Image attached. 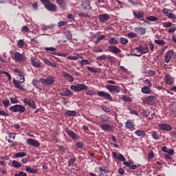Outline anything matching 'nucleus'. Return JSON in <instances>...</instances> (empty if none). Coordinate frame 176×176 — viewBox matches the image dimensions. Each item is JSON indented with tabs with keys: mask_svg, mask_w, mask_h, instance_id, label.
<instances>
[{
	"mask_svg": "<svg viewBox=\"0 0 176 176\" xmlns=\"http://www.w3.org/2000/svg\"><path fill=\"white\" fill-rule=\"evenodd\" d=\"M44 8L49 12H56L57 10V6L52 2L50 0H40Z\"/></svg>",
	"mask_w": 176,
	"mask_h": 176,
	"instance_id": "1",
	"label": "nucleus"
},
{
	"mask_svg": "<svg viewBox=\"0 0 176 176\" xmlns=\"http://www.w3.org/2000/svg\"><path fill=\"white\" fill-rule=\"evenodd\" d=\"M135 50L139 52L140 54H134L133 56H135L136 57H141V56L143 54H146V53L149 52V47H148L146 44H144L136 47Z\"/></svg>",
	"mask_w": 176,
	"mask_h": 176,
	"instance_id": "2",
	"label": "nucleus"
},
{
	"mask_svg": "<svg viewBox=\"0 0 176 176\" xmlns=\"http://www.w3.org/2000/svg\"><path fill=\"white\" fill-rule=\"evenodd\" d=\"M25 82V77H24V75L19 76V80H16V79L12 80V83H14L15 87L16 89H19V90H25L24 89V87L21 85V83H24Z\"/></svg>",
	"mask_w": 176,
	"mask_h": 176,
	"instance_id": "3",
	"label": "nucleus"
},
{
	"mask_svg": "<svg viewBox=\"0 0 176 176\" xmlns=\"http://www.w3.org/2000/svg\"><path fill=\"white\" fill-rule=\"evenodd\" d=\"M9 109L11 112L14 113L18 112L19 113H23L25 112V107L21 104H15L14 106L10 107Z\"/></svg>",
	"mask_w": 176,
	"mask_h": 176,
	"instance_id": "4",
	"label": "nucleus"
},
{
	"mask_svg": "<svg viewBox=\"0 0 176 176\" xmlns=\"http://www.w3.org/2000/svg\"><path fill=\"white\" fill-rule=\"evenodd\" d=\"M41 81L43 86H46L47 85L51 86V85H53V83H54V82H55L54 76H50L47 78H41Z\"/></svg>",
	"mask_w": 176,
	"mask_h": 176,
	"instance_id": "5",
	"label": "nucleus"
},
{
	"mask_svg": "<svg viewBox=\"0 0 176 176\" xmlns=\"http://www.w3.org/2000/svg\"><path fill=\"white\" fill-rule=\"evenodd\" d=\"M70 89L74 91H82V90H87V89H89V87L82 84H78L76 85H71Z\"/></svg>",
	"mask_w": 176,
	"mask_h": 176,
	"instance_id": "6",
	"label": "nucleus"
},
{
	"mask_svg": "<svg viewBox=\"0 0 176 176\" xmlns=\"http://www.w3.org/2000/svg\"><path fill=\"white\" fill-rule=\"evenodd\" d=\"M162 13L166 16V17H168V19H172L173 20L176 19L175 14H173V10L164 8L162 10Z\"/></svg>",
	"mask_w": 176,
	"mask_h": 176,
	"instance_id": "7",
	"label": "nucleus"
},
{
	"mask_svg": "<svg viewBox=\"0 0 176 176\" xmlns=\"http://www.w3.org/2000/svg\"><path fill=\"white\" fill-rule=\"evenodd\" d=\"M106 89H107L110 92L120 93V87L119 86L107 85Z\"/></svg>",
	"mask_w": 176,
	"mask_h": 176,
	"instance_id": "8",
	"label": "nucleus"
},
{
	"mask_svg": "<svg viewBox=\"0 0 176 176\" xmlns=\"http://www.w3.org/2000/svg\"><path fill=\"white\" fill-rule=\"evenodd\" d=\"M164 80L166 85H168L169 86H172L174 83V78H173L170 74H165Z\"/></svg>",
	"mask_w": 176,
	"mask_h": 176,
	"instance_id": "9",
	"label": "nucleus"
},
{
	"mask_svg": "<svg viewBox=\"0 0 176 176\" xmlns=\"http://www.w3.org/2000/svg\"><path fill=\"white\" fill-rule=\"evenodd\" d=\"M158 127L162 131H171L173 130V126L168 124H158Z\"/></svg>",
	"mask_w": 176,
	"mask_h": 176,
	"instance_id": "10",
	"label": "nucleus"
},
{
	"mask_svg": "<svg viewBox=\"0 0 176 176\" xmlns=\"http://www.w3.org/2000/svg\"><path fill=\"white\" fill-rule=\"evenodd\" d=\"M108 52L113 53L114 54H119L122 53V50L116 45H110L108 47Z\"/></svg>",
	"mask_w": 176,
	"mask_h": 176,
	"instance_id": "11",
	"label": "nucleus"
},
{
	"mask_svg": "<svg viewBox=\"0 0 176 176\" xmlns=\"http://www.w3.org/2000/svg\"><path fill=\"white\" fill-rule=\"evenodd\" d=\"M173 56H174V51L168 50L165 55V58H164L165 63H166V64H168Z\"/></svg>",
	"mask_w": 176,
	"mask_h": 176,
	"instance_id": "12",
	"label": "nucleus"
},
{
	"mask_svg": "<svg viewBox=\"0 0 176 176\" xmlns=\"http://www.w3.org/2000/svg\"><path fill=\"white\" fill-rule=\"evenodd\" d=\"M60 95L62 97H72V96H74V93L68 89H63Z\"/></svg>",
	"mask_w": 176,
	"mask_h": 176,
	"instance_id": "13",
	"label": "nucleus"
},
{
	"mask_svg": "<svg viewBox=\"0 0 176 176\" xmlns=\"http://www.w3.org/2000/svg\"><path fill=\"white\" fill-rule=\"evenodd\" d=\"M133 14L135 19H137L138 20H144L145 14L144 13V11H133Z\"/></svg>",
	"mask_w": 176,
	"mask_h": 176,
	"instance_id": "14",
	"label": "nucleus"
},
{
	"mask_svg": "<svg viewBox=\"0 0 176 176\" xmlns=\"http://www.w3.org/2000/svg\"><path fill=\"white\" fill-rule=\"evenodd\" d=\"M155 96H149L144 98V102L148 105H153L155 104Z\"/></svg>",
	"mask_w": 176,
	"mask_h": 176,
	"instance_id": "15",
	"label": "nucleus"
},
{
	"mask_svg": "<svg viewBox=\"0 0 176 176\" xmlns=\"http://www.w3.org/2000/svg\"><path fill=\"white\" fill-rule=\"evenodd\" d=\"M23 102L29 105V107H31V108H33L34 109H36V106L35 105V102H34V100L30 98H25L23 99Z\"/></svg>",
	"mask_w": 176,
	"mask_h": 176,
	"instance_id": "16",
	"label": "nucleus"
},
{
	"mask_svg": "<svg viewBox=\"0 0 176 176\" xmlns=\"http://www.w3.org/2000/svg\"><path fill=\"white\" fill-rule=\"evenodd\" d=\"M100 128L102 129V130H103V131H107L108 133L113 131V126H112L109 124H103L100 125Z\"/></svg>",
	"mask_w": 176,
	"mask_h": 176,
	"instance_id": "17",
	"label": "nucleus"
},
{
	"mask_svg": "<svg viewBox=\"0 0 176 176\" xmlns=\"http://www.w3.org/2000/svg\"><path fill=\"white\" fill-rule=\"evenodd\" d=\"M98 96H99V97H104L107 100H109V101H112V97L109 93L100 91L98 92Z\"/></svg>",
	"mask_w": 176,
	"mask_h": 176,
	"instance_id": "18",
	"label": "nucleus"
},
{
	"mask_svg": "<svg viewBox=\"0 0 176 176\" xmlns=\"http://www.w3.org/2000/svg\"><path fill=\"white\" fill-rule=\"evenodd\" d=\"M112 156L113 157H114V159H118V160H120V162H126V158L120 153H119L118 155V153H116V152L113 151Z\"/></svg>",
	"mask_w": 176,
	"mask_h": 176,
	"instance_id": "19",
	"label": "nucleus"
},
{
	"mask_svg": "<svg viewBox=\"0 0 176 176\" xmlns=\"http://www.w3.org/2000/svg\"><path fill=\"white\" fill-rule=\"evenodd\" d=\"M32 85L36 87V89H38L39 90H42V81L40 80L34 79L32 80Z\"/></svg>",
	"mask_w": 176,
	"mask_h": 176,
	"instance_id": "20",
	"label": "nucleus"
},
{
	"mask_svg": "<svg viewBox=\"0 0 176 176\" xmlns=\"http://www.w3.org/2000/svg\"><path fill=\"white\" fill-rule=\"evenodd\" d=\"M27 144H28L29 145H31L32 146H36V148H38V146H39L41 145L40 143H38V141L33 140L32 138H29L27 140Z\"/></svg>",
	"mask_w": 176,
	"mask_h": 176,
	"instance_id": "21",
	"label": "nucleus"
},
{
	"mask_svg": "<svg viewBox=\"0 0 176 176\" xmlns=\"http://www.w3.org/2000/svg\"><path fill=\"white\" fill-rule=\"evenodd\" d=\"M98 19L101 23H105V21H108V20H109L110 17L108 14H102L99 15Z\"/></svg>",
	"mask_w": 176,
	"mask_h": 176,
	"instance_id": "22",
	"label": "nucleus"
},
{
	"mask_svg": "<svg viewBox=\"0 0 176 176\" xmlns=\"http://www.w3.org/2000/svg\"><path fill=\"white\" fill-rule=\"evenodd\" d=\"M31 63L35 68H41V63L36 58H31Z\"/></svg>",
	"mask_w": 176,
	"mask_h": 176,
	"instance_id": "23",
	"label": "nucleus"
},
{
	"mask_svg": "<svg viewBox=\"0 0 176 176\" xmlns=\"http://www.w3.org/2000/svg\"><path fill=\"white\" fill-rule=\"evenodd\" d=\"M134 31L135 32H136V34H138L139 35H144L145 34V32H146L145 28L142 27L135 28Z\"/></svg>",
	"mask_w": 176,
	"mask_h": 176,
	"instance_id": "24",
	"label": "nucleus"
},
{
	"mask_svg": "<svg viewBox=\"0 0 176 176\" xmlns=\"http://www.w3.org/2000/svg\"><path fill=\"white\" fill-rule=\"evenodd\" d=\"M14 60H16V61H23L24 60V56H23L22 54H21L20 52H16L14 54Z\"/></svg>",
	"mask_w": 176,
	"mask_h": 176,
	"instance_id": "25",
	"label": "nucleus"
},
{
	"mask_svg": "<svg viewBox=\"0 0 176 176\" xmlns=\"http://www.w3.org/2000/svg\"><path fill=\"white\" fill-rule=\"evenodd\" d=\"M134 122L133 120H129L125 123V127L126 129H129V130H133L134 129Z\"/></svg>",
	"mask_w": 176,
	"mask_h": 176,
	"instance_id": "26",
	"label": "nucleus"
},
{
	"mask_svg": "<svg viewBox=\"0 0 176 176\" xmlns=\"http://www.w3.org/2000/svg\"><path fill=\"white\" fill-rule=\"evenodd\" d=\"M65 131L67 134H68L69 137L72 138V140H76L78 138V137L76 136V134H75L72 130L69 129V128H67Z\"/></svg>",
	"mask_w": 176,
	"mask_h": 176,
	"instance_id": "27",
	"label": "nucleus"
},
{
	"mask_svg": "<svg viewBox=\"0 0 176 176\" xmlns=\"http://www.w3.org/2000/svg\"><path fill=\"white\" fill-rule=\"evenodd\" d=\"M56 3L63 9V10H67V3L64 0H56Z\"/></svg>",
	"mask_w": 176,
	"mask_h": 176,
	"instance_id": "28",
	"label": "nucleus"
},
{
	"mask_svg": "<svg viewBox=\"0 0 176 176\" xmlns=\"http://www.w3.org/2000/svg\"><path fill=\"white\" fill-rule=\"evenodd\" d=\"M135 134L141 138H144V137L146 136V133H145V131L141 129H138L135 131Z\"/></svg>",
	"mask_w": 176,
	"mask_h": 176,
	"instance_id": "29",
	"label": "nucleus"
},
{
	"mask_svg": "<svg viewBox=\"0 0 176 176\" xmlns=\"http://www.w3.org/2000/svg\"><path fill=\"white\" fill-rule=\"evenodd\" d=\"M63 76L65 78L68 82H74L75 80V78L67 72L63 73Z\"/></svg>",
	"mask_w": 176,
	"mask_h": 176,
	"instance_id": "30",
	"label": "nucleus"
},
{
	"mask_svg": "<svg viewBox=\"0 0 176 176\" xmlns=\"http://www.w3.org/2000/svg\"><path fill=\"white\" fill-rule=\"evenodd\" d=\"M16 133H10L8 134L9 139L8 140V142L12 143L13 141H14L16 138Z\"/></svg>",
	"mask_w": 176,
	"mask_h": 176,
	"instance_id": "31",
	"label": "nucleus"
},
{
	"mask_svg": "<svg viewBox=\"0 0 176 176\" xmlns=\"http://www.w3.org/2000/svg\"><path fill=\"white\" fill-rule=\"evenodd\" d=\"M82 7L84 10L91 9V7L90 6V1H85L82 3Z\"/></svg>",
	"mask_w": 176,
	"mask_h": 176,
	"instance_id": "32",
	"label": "nucleus"
},
{
	"mask_svg": "<svg viewBox=\"0 0 176 176\" xmlns=\"http://www.w3.org/2000/svg\"><path fill=\"white\" fill-rule=\"evenodd\" d=\"M155 116V111H150L146 113V116L149 120H152L153 119V116Z\"/></svg>",
	"mask_w": 176,
	"mask_h": 176,
	"instance_id": "33",
	"label": "nucleus"
},
{
	"mask_svg": "<svg viewBox=\"0 0 176 176\" xmlns=\"http://www.w3.org/2000/svg\"><path fill=\"white\" fill-rule=\"evenodd\" d=\"M24 156H27V153L25 152L17 153L14 155V159H18V157H24Z\"/></svg>",
	"mask_w": 176,
	"mask_h": 176,
	"instance_id": "34",
	"label": "nucleus"
},
{
	"mask_svg": "<svg viewBox=\"0 0 176 176\" xmlns=\"http://www.w3.org/2000/svg\"><path fill=\"white\" fill-rule=\"evenodd\" d=\"M151 88H149V87H143L142 88V93H143V94H151Z\"/></svg>",
	"mask_w": 176,
	"mask_h": 176,
	"instance_id": "35",
	"label": "nucleus"
},
{
	"mask_svg": "<svg viewBox=\"0 0 176 176\" xmlns=\"http://www.w3.org/2000/svg\"><path fill=\"white\" fill-rule=\"evenodd\" d=\"M99 170L101 172V174L102 175L108 174V173H109V170L108 169V168H107V166L100 167Z\"/></svg>",
	"mask_w": 176,
	"mask_h": 176,
	"instance_id": "36",
	"label": "nucleus"
},
{
	"mask_svg": "<svg viewBox=\"0 0 176 176\" xmlns=\"http://www.w3.org/2000/svg\"><path fill=\"white\" fill-rule=\"evenodd\" d=\"M26 171L28 173H31L32 174H35L36 173H38V170L36 169H34V168H32L30 166H26Z\"/></svg>",
	"mask_w": 176,
	"mask_h": 176,
	"instance_id": "37",
	"label": "nucleus"
},
{
	"mask_svg": "<svg viewBox=\"0 0 176 176\" xmlns=\"http://www.w3.org/2000/svg\"><path fill=\"white\" fill-rule=\"evenodd\" d=\"M87 69H88V71H89L90 72H93L94 74H97L98 72H100V69H98V68L87 67Z\"/></svg>",
	"mask_w": 176,
	"mask_h": 176,
	"instance_id": "38",
	"label": "nucleus"
},
{
	"mask_svg": "<svg viewBox=\"0 0 176 176\" xmlns=\"http://www.w3.org/2000/svg\"><path fill=\"white\" fill-rule=\"evenodd\" d=\"M146 20L147 21H157L159 20V18L155 16H148L146 17Z\"/></svg>",
	"mask_w": 176,
	"mask_h": 176,
	"instance_id": "39",
	"label": "nucleus"
},
{
	"mask_svg": "<svg viewBox=\"0 0 176 176\" xmlns=\"http://www.w3.org/2000/svg\"><path fill=\"white\" fill-rule=\"evenodd\" d=\"M145 75L148 77L150 76H153L154 75L156 74V72H155V70H147L145 72Z\"/></svg>",
	"mask_w": 176,
	"mask_h": 176,
	"instance_id": "40",
	"label": "nucleus"
},
{
	"mask_svg": "<svg viewBox=\"0 0 176 176\" xmlns=\"http://www.w3.org/2000/svg\"><path fill=\"white\" fill-rule=\"evenodd\" d=\"M109 45H118L119 41L116 38L112 37L109 40Z\"/></svg>",
	"mask_w": 176,
	"mask_h": 176,
	"instance_id": "41",
	"label": "nucleus"
},
{
	"mask_svg": "<svg viewBox=\"0 0 176 176\" xmlns=\"http://www.w3.org/2000/svg\"><path fill=\"white\" fill-rule=\"evenodd\" d=\"M12 164L13 167H14L15 168H19V167L21 166V163H20L16 160H13L12 162Z\"/></svg>",
	"mask_w": 176,
	"mask_h": 176,
	"instance_id": "42",
	"label": "nucleus"
},
{
	"mask_svg": "<svg viewBox=\"0 0 176 176\" xmlns=\"http://www.w3.org/2000/svg\"><path fill=\"white\" fill-rule=\"evenodd\" d=\"M80 65H82V67H85V65H90V62L89 61V60L87 59H82L80 62Z\"/></svg>",
	"mask_w": 176,
	"mask_h": 176,
	"instance_id": "43",
	"label": "nucleus"
},
{
	"mask_svg": "<svg viewBox=\"0 0 176 176\" xmlns=\"http://www.w3.org/2000/svg\"><path fill=\"white\" fill-rule=\"evenodd\" d=\"M108 58V55L102 54L101 56H97L96 60L98 61H102L103 60H107Z\"/></svg>",
	"mask_w": 176,
	"mask_h": 176,
	"instance_id": "44",
	"label": "nucleus"
},
{
	"mask_svg": "<svg viewBox=\"0 0 176 176\" xmlns=\"http://www.w3.org/2000/svg\"><path fill=\"white\" fill-rule=\"evenodd\" d=\"M100 120L102 122H108V120H109V116L107 115H102L100 116Z\"/></svg>",
	"mask_w": 176,
	"mask_h": 176,
	"instance_id": "45",
	"label": "nucleus"
},
{
	"mask_svg": "<svg viewBox=\"0 0 176 176\" xmlns=\"http://www.w3.org/2000/svg\"><path fill=\"white\" fill-rule=\"evenodd\" d=\"M151 136L153 138V140H160V136H159V134H157V132L153 131L151 132Z\"/></svg>",
	"mask_w": 176,
	"mask_h": 176,
	"instance_id": "46",
	"label": "nucleus"
},
{
	"mask_svg": "<svg viewBox=\"0 0 176 176\" xmlns=\"http://www.w3.org/2000/svg\"><path fill=\"white\" fill-rule=\"evenodd\" d=\"M120 43L122 45H127V43H129V39H127L126 38L121 37L120 38Z\"/></svg>",
	"mask_w": 176,
	"mask_h": 176,
	"instance_id": "47",
	"label": "nucleus"
},
{
	"mask_svg": "<svg viewBox=\"0 0 176 176\" xmlns=\"http://www.w3.org/2000/svg\"><path fill=\"white\" fill-rule=\"evenodd\" d=\"M67 24H68V22L67 21H60L58 23L57 25L58 27L60 28L61 27H64L65 25H67Z\"/></svg>",
	"mask_w": 176,
	"mask_h": 176,
	"instance_id": "48",
	"label": "nucleus"
},
{
	"mask_svg": "<svg viewBox=\"0 0 176 176\" xmlns=\"http://www.w3.org/2000/svg\"><path fill=\"white\" fill-rule=\"evenodd\" d=\"M105 38H106L105 35H100V36H99L97 38V39H96V41H95V43H100V42H101V41H103V39H105Z\"/></svg>",
	"mask_w": 176,
	"mask_h": 176,
	"instance_id": "49",
	"label": "nucleus"
},
{
	"mask_svg": "<svg viewBox=\"0 0 176 176\" xmlns=\"http://www.w3.org/2000/svg\"><path fill=\"white\" fill-rule=\"evenodd\" d=\"M3 104L4 105V108H8L10 105V101H9V99H5L3 101Z\"/></svg>",
	"mask_w": 176,
	"mask_h": 176,
	"instance_id": "50",
	"label": "nucleus"
},
{
	"mask_svg": "<svg viewBox=\"0 0 176 176\" xmlns=\"http://www.w3.org/2000/svg\"><path fill=\"white\" fill-rule=\"evenodd\" d=\"M3 74L6 75V76H7L8 82H10V80H12V76L10 75V74H9V72L3 71Z\"/></svg>",
	"mask_w": 176,
	"mask_h": 176,
	"instance_id": "51",
	"label": "nucleus"
},
{
	"mask_svg": "<svg viewBox=\"0 0 176 176\" xmlns=\"http://www.w3.org/2000/svg\"><path fill=\"white\" fill-rule=\"evenodd\" d=\"M66 115L68 116H76V111H67Z\"/></svg>",
	"mask_w": 176,
	"mask_h": 176,
	"instance_id": "52",
	"label": "nucleus"
},
{
	"mask_svg": "<svg viewBox=\"0 0 176 176\" xmlns=\"http://www.w3.org/2000/svg\"><path fill=\"white\" fill-rule=\"evenodd\" d=\"M14 74H18L19 76H21L22 75H24V73L20 69H14Z\"/></svg>",
	"mask_w": 176,
	"mask_h": 176,
	"instance_id": "53",
	"label": "nucleus"
},
{
	"mask_svg": "<svg viewBox=\"0 0 176 176\" xmlns=\"http://www.w3.org/2000/svg\"><path fill=\"white\" fill-rule=\"evenodd\" d=\"M107 60L109 61V63H111V64L115 63V57L111 55H107Z\"/></svg>",
	"mask_w": 176,
	"mask_h": 176,
	"instance_id": "54",
	"label": "nucleus"
},
{
	"mask_svg": "<svg viewBox=\"0 0 176 176\" xmlns=\"http://www.w3.org/2000/svg\"><path fill=\"white\" fill-rule=\"evenodd\" d=\"M162 25L165 28H168V27H171V25H173V23H171V22H164V23H162Z\"/></svg>",
	"mask_w": 176,
	"mask_h": 176,
	"instance_id": "55",
	"label": "nucleus"
},
{
	"mask_svg": "<svg viewBox=\"0 0 176 176\" xmlns=\"http://www.w3.org/2000/svg\"><path fill=\"white\" fill-rule=\"evenodd\" d=\"M155 43L157 45H166L164 40H155Z\"/></svg>",
	"mask_w": 176,
	"mask_h": 176,
	"instance_id": "56",
	"label": "nucleus"
},
{
	"mask_svg": "<svg viewBox=\"0 0 176 176\" xmlns=\"http://www.w3.org/2000/svg\"><path fill=\"white\" fill-rule=\"evenodd\" d=\"M11 104H17L19 100L16 97H12L10 99Z\"/></svg>",
	"mask_w": 176,
	"mask_h": 176,
	"instance_id": "57",
	"label": "nucleus"
},
{
	"mask_svg": "<svg viewBox=\"0 0 176 176\" xmlns=\"http://www.w3.org/2000/svg\"><path fill=\"white\" fill-rule=\"evenodd\" d=\"M128 36L129 38H137L138 36V34H137V33L135 32H130L128 34Z\"/></svg>",
	"mask_w": 176,
	"mask_h": 176,
	"instance_id": "58",
	"label": "nucleus"
},
{
	"mask_svg": "<svg viewBox=\"0 0 176 176\" xmlns=\"http://www.w3.org/2000/svg\"><path fill=\"white\" fill-rule=\"evenodd\" d=\"M21 32H30V28L27 25H24L21 29Z\"/></svg>",
	"mask_w": 176,
	"mask_h": 176,
	"instance_id": "59",
	"label": "nucleus"
},
{
	"mask_svg": "<svg viewBox=\"0 0 176 176\" xmlns=\"http://www.w3.org/2000/svg\"><path fill=\"white\" fill-rule=\"evenodd\" d=\"M25 43L24 42V41L23 39H20V40H19L17 45H18V46H19V47H23V46H24Z\"/></svg>",
	"mask_w": 176,
	"mask_h": 176,
	"instance_id": "60",
	"label": "nucleus"
},
{
	"mask_svg": "<svg viewBox=\"0 0 176 176\" xmlns=\"http://www.w3.org/2000/svg\"><path fill=\"white\" fill-rule=\"evenodd\" d=\"M102 109L104 111V112L109 113L111 112V109L107 106L102 105Z\"/></svg>",
	"mask_w": 176,
	"mask_h": 176,
	"instance_id": "61",
	"label": "nucleus"
},
{
	"mask_svg": "<svg viewBox=\"0 0 176 176\" xmlns=\"http://www.w3.org/2000/svg\"><path fill=\"white\" fill-rule=\"evenodd\" d=\"M78 16L79 17H90V15H89V14L85 12H80L78 14Z\"/></svg>",
	"mask_w": 176,
	"mask_h": 176,
	"instance_id": "62",
	"label": "nucleus"
},
{
	"mask_svg": "<svg viewBox=\"0 0 176 176\" xmlns=\"http://www.w3.org/2000/svg\"><path fill=\"white\" fill-rule=\"evenodd\" d=\"M144 83L147 86V87H152V82H151L149 80H144Z\"/></svg>",
	"mask_w": 176,
	"mask_h": 176,
	"instance_id": "63",
	"label": "nucleus"
},
{
	"mask_svg": "<svg viewBox=\"0 0 176 176\" xmlns=\"http://www.w3.org/2000/svg\"><path fill=\"white\" fill-rule=\"evenodd\" d=\"M14 176H27V173L20 171L19 173H16Z\"/></svg>",
	"mask_w": 176,
	"mask_h": 176,
	"instance_id": "64",
	"label": "nucleus"
}]
</instances>
